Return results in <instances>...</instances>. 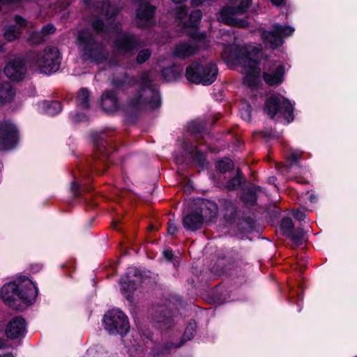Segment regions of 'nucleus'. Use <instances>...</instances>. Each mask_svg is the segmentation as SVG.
Instances as JSON below:
<instances>
[{"mask_svg":"<svg viewBox=\"0 0 357 357\" xmlns=\"http://www.w3.org/2000/svg\"><path fill=\"white\" fill-rule=\"evenodd\" d=\"M160 105V96L152 84L149 73L142 75L135 93L128 99L123 109L128 112L155 109Z\"/></svg>","mask_w":357,"mask_h":357,"instance_id":"obj_1","label":"nucleus"},{"mask_svg":"<svg viewBox=\"0 0 357 357\" xmlns=\"http://www.w3.org/2000/svg\"><path fill=\"white\" fill-rule=\"evenodd\" d=\"M227 52H231L229 59L231 61H238L243 66L248 68L246 75L244 77V82L249 86H254L257 84L260 68L257 66V58L260 52V49L252 45H245L242 47L237 53V48L235 47H228L225 48L224 54Z\"/></svg>","mask_w":357,"mask_h":357,"instance_id":"obj_2","label":"nucleus"},{"mask_svg":"<svg viewBox=\"0 0 357 357\" xmlns=\"http://www.w3.org/2000/svg\"><path fill=\"white\" fill-rule=\"evenodd\" d=\"M37 289L33 282L24 278L17 284L16 282L5 284L1 290L2 298L9 305L19 299L24 303H31L37 296Z\"/></svg>","mask_w":357,"mask_h":357,"instance_id":"obj_3","label":"nucleus"},{"mask_svg":"<svg viewBox=\"0 0 357 357\" xmlns=\"http://www.w3.org/2000/svg\"><path fill=\"white\" fill-rule=\"evenodd\" d=\"M218 71L211 62L195 61L186 68L185 77L192 83L210 85L216 79Z\"/></svg>","mask_w":357,"mask_h":357,"instance_id":"obj_4","label":"nucleus"},{"mask_svg":"<svg viewBox=\"0 0 357 357\" xmlns=\"http://www.w3.org/2000/svg\"><path fill=\"white\" fill-rule=\"evenodd\" d=\"M77 40L86 57L97 63H101L106 59L107 53L103 45L91 32L82 31Z\"/></svg>","mask_w":357,"mask_h":357,"instance_id":"obj_5","label":"nucleus"},{"mask_svg":"<svg viewBox=\"0 0 357 357\" xmlns=\"http://www.w3.org/2000/svg\"><path fill=\"white\" fill-rule=\"evenodd\" d=\"M61 60L57 48L51 47L38 52L32 59L33 68L40 73L50 74L57 71Z\"/></svg>","mask_w":357,"mask_h":357,"instance_id":"obj_6","label":"nucleus"},{"mask_svg":"<svg viewBox=\"0 0 357 357\" xmlns=\"http://www.w3.org/2000/svg\"><path fill=\"white\" fill-rule=\"evenodd\" d=\"M103 324L105 329L110 335L119 333L123 335L128 333L130 328L127 317L119 310L108 311L103 317Z\"/></svg>","mask_w":357,"mask_h":357,"instance_id":"obj_7","label":"nucleus"},{"mask_svg":"<svg viewBox=\"0 0 357 357\" xmlns=\"http://www.w3.org/2000/svg\"><path fill=\"white\" fill-rule=\"evenodd\" d=\"M265 111L271 119L278 112H280L285 116L288 122L293 120V106L288 100L280 96H273L267 99Z\"/></svg>","mask_w":357,"mask_h":357,"instance_id":"obj_8","label":"nucleus"},{"mask_svg":"<svg viewBox=\"0 0 357 357\" xmlns=\"http://www.w3.org/2000/svg\"><path fill=\"white\" fill-rule=\"evenodd\" d=\"M294 29L289 26H282L275 24L271 31H263L261 37L264 43L269 45L271 48L275 49L283 44V38L291 36Z\"/></svg>","mask_w":357,"mask_h":357,"instance_id":"obj_9","label":"nucleus"},{"mask_svg":"<svg viewBox=\"0 0 357 357\" xmlns=\"http://www.w3.org/2000/svg\"><path fill=\"white\" fill-rule=\"evenodd\" d=\"M18 140V130L10 121L4 120L0 124V150L13 149Z\"/></svg>","mask_w":357,"mask_h":357,"instance_id":"obj_10","label":"nucleus"},{"mask_svg":"<svg viewBox=\"0 0 357 357\" xmlns=\"http://www.w3.org/2000/svg\"><path fill=\"white\" fill-rule=\"evenodd\" d=\"M140 45L141 43L137 37L129 33L119 35L114 41L116 52L123 56L130 54Z\"/></svg>","mask_w":357,"mask_h":357,"instance_id":"obj_11","label":"nucleus"},{"mask_svg":"<svg viewBox=\"0 0 357 357\" xmlns=\"http://www.w3.org/2000/svg\"><path fill=\"white\" fill-rule=\"evenodd\" d=\"M151 315L157 326L162 331L167 330L175 324L172 312L165 305L153 306Z\"/></svg>","mask_w":357,"mask_h":357,"instance_id":"obj_12","label":"nucleus"},{"mask_svg":"<svg viewBox=\"0 0 357 357\" xmlns=\"http://www.w3.org/2000/svg\"><path fill=\"white\" fill-rule=\"evenodd\" d=\"M26 68L23 59L15 57L10 59L4 68L6 76L12 81L22 80L26 75Z\"/></svg>","mask_w":357,"mask_h":357,"instance_id":"obj_13","label":"nucleus"},{"mask_svg":"<svg viewBox=\"0 0 357 357\" xmlns=\"http://www.w3.org/2000/svg\"><path fill=\"white\" fill-rule=\"evenodd\" d=\"M154 13V7L149 4H141L137 10V26L141 28L150 26Z\"/></svg>","mask_w":357,"mask_h":357,"instance_id":"obj_14","label":"nucleus"},{"mask_svg":"<svg viewBox=\"0 0 357 357\" xmlns=\"http://www.w3.org/2000/svg\"><path fill=\"white\" fill-rule=\"evenodd\" d=\"M25 321L22 317L13 318L7 325L6 335L10 339L20 337L25 331Z\"/></svg>","mask_w":357,"mask_h":357,"instance_id":"obj_15","label":"nucleus"},{"mask_svg":"<svg viewBox=\"0 0 357 357\" xmlns=\"http://www.w3.org/2000/svg\"><path fill=\"white\" fill-rule=\"evenodd\" d=\"M102 109L108 113L116 111L119 107V103L114 91H105L101 97Z\"/></svg>","mask_w":357,"mask_h":357,"instance_id":"obj_16","label":"nucleus"},{"mask_svg":"<svg viewBox=\"0 0 357 357\" xmlns=\"http://www.w3.org/2000/svg\"><path fill=\"white\" fill-rule=\"evenodd\" d=\"M183 227L191 231H195L202 227L204 220V218L199 215L198 211H193L183 218Z\"/></svg>","mask_w":357,"mask_h":357,"instance_id":"obj_17","label":"nucleus"},{"mask_svg":"<svg viewBox=\"0 0 357 357\" xmlns=\"http://www.w3.org/2000/svg\"><path fill=\"white\" fill-rule=\"evenodd\" d=\"M15 19L17 25L7 26L3 33V38L7 42H13L17 39L21 34V26H26V20L22 17L16 15Z\"/></svg>","mask_w":357,"mask_h":357,"instance_id":"obj_18","label":"nucleus"},{"mask_svg":"<svg viewBox=\"0 0 357 357\" xmlns=\"http://www.w3.org/2000/svg\"><path fill=\"white\" fill-rule=\"evenodd\" d=\"M284 68L282 66H277L274 69L264 73V79L270 86L278 85L283 81Z\"/></svg>","mask_w":357,"mask_h":357,"instance_id":"obj_19","label":"nucleus"},{"mask_svg":"<svg viewBox=\"0 0 357 357\" xmlns=\"http://www.w3.org/2000/svg\"><path fill=\"white\" fill-rule=\"evenodd\" d=\"M195 210L199 211L205 222L210 221L216 216L217 213L216 204L209 201H202Z\"/></svg>","mask_w":357,"mask_h":357,"instance_id":"obj_20","label":"nucleus"},{"mask_svg":"<svg viewBox=\"0 0 357 357\" xmlns=\"http://www.w3.org/2000/svg\"><path fill=\"white\" fill-rule=\"evenodd\" d=\"M197 328V323L194 320H191L189 321L187 327L185 328L184 334H183V339L181 341L180 344L178 345H174L172 343L169 342L166 344V345L164 347V349L162 350V353L163 354H167L169 350L173 347H179L182 346L184 343V341L190 340H191L195 333Z\"/></svg>","mask_w":357,"mask_h":357,"instance_id":"obj_21","label":"nucleus"},{"mask_svg":"<svg viewBox=\"0 0 357 357\" xmlns=\"http://www.w3.org/2000/svg\"><path fill=\"white\" fill-rule=\"evenodd\" d=\"M198 48L197 45L191 43H180L178 44L173 52L175 56L181 59H185L191 56L197 52Z\"/></svg>","mask_w":357,"mask_h":357,"instance_id":"obj_22","label":"nucleus"},{"mask_svg":"<svg viewBox=\"0 0 357 357\" xmlns=\"http://www.w3.org/2000/svg\"><path fill=\"white\" fill-rule=\"evenodd\" d=\"M92 26L93 29L98 33H101L105 31L106 32L114 31L119 33L121 28L116 24H113V21L110 22L109 26L105 27V24L100 20H97L93 22Z\"/></svg>","mask_w":357,"mask_h":357,"instance_id":"obj_23","label":"nucleus"},{"mask_svg":"<svg viewBox=\"0 0 357 357\" xmlns=\"http://www.w3.org/2000/svg\"><path fill=\"white\" fill-rule=\"evenodd\" d=\"M261 190L259 186H253L247 189L243 192L241 198L243 202L248 205L252 206L257 201V192Z\"/></svg>","mask_w":357,"mask_h":357,"instance_id":"obj_24","label":"nucleus"},{"mask_svg":"<svg viewBox=\"0 0 357 357\" xmlns=\"http://www.w3.org/2000/svg\"><path fill=\"white\" fill-rule=\"evenodd\" d=\"M97 8L101 9V15L105 16L107 20H111L118 12L116 8L107 1L98 3Z\"/></svg>","mask_w":357,"mask_h":357,"instance_id":"obj_25","label":"nucleus"},{"mask_svg":"<svg viewBox=\"0 0 357 357\" xmlns=\"http://www.w3.org/2000/svg\"><path fill=\"white\" fill-rule=\"evenodd\" d=\"M90 93L86 88H82L77 94V106L82 109H87L89 107Z\"/></svg>","mask_w":357,"mask_h":357,"instance_id":"obj_26","label":"nucleus"},{"mask_svg":"<svg viewBox=\"0 0 357 357\" xmlns=\"http://www.w3.org/2000/svg\"><path fill=\"white\" fill-rule=\"evenodd\" d=\"M181 75V69L180 68H166L162 70V75L167 82L176 80Z\"/></svg>","mask_w":357,"mask_h":357,"instance_id":"obj_27","label":"nucleus"},{"mask_svg":"<svg viewBox=\"0 0 357 357\" xmlns=\"http://www.w3.org/2000/svg\"><path fill=\"white\" fill-rule=\"evenodd\" d=\"M176 20L178 24H182L185 28V22L188 20V10L185 6H180L175 8Z\"/></svg>","mask_w":357,"mask_h":357,"instance_id":"obj_28","label":"nucleus"},{"mask_svg":"<svg viewBox=\"0 0 357 357\" xmlns=\"http://www.w3.org/2000/svg\"><path fill=\"white\" fill-rule=\"evenodd\" d=\"M243 181L242 174L238 171L237 175L227 181L225 188L228 190H236Z\"/></svg>","mask_w":357,"mask_h":357,"instance_id":"obj_29","label":"nucleus"},{"mask_svg":"<svg viewBox=\"0 0 357 357\" xmlns=\"http://www.w3.org/2000/svg\"><path fill=\"white\" fill-rule=\"evenodd\" d=\"M222 205L225 211V217L233 218L236 213L237 208L235 203L230 200H224Z\"/></svg>","mask_w":357,"mask_h":357,"instance_id":"obj_30","label":"nucleus"},{"mask_svg":"<svg viewBox=\"0 0 357 357\" xmlns=\"http://www.w3.org/2000/svg\"><path fill=\"white\" fill-rule=\"evenodd\" d=\"M202 15V12L199 10H195L192 11L188 18V21L185 22V28L195 26L200 20Z\"/></svg>","mask_w":357,"mask_h":357,"instance_id":"obj_31","label":"nucleus"},{"mask_svg":"<svg viewBox=\"0 0 357 357\" xmlns=\"http://www.w3.org/2000/svg\"><path fill=\"white\" fill-rule=\"evenodd\" d=\"M216 168L220 172L225 173L234 168V163L229 158H223L218 162Z\"/></svg>","mask_w":357,"mask_h":357,"instance_id":"obj_32","label":"nucleus"},{"mask_svg":"<svg viewBox=\"0 0 357 357\" xmlns=\"http://www.w3.org/2000/svg\"><path fill=\"white\" fill-rule=\"evenodd\" d=\"M45 112L50 115H55L61 112V103L58 101H52L51 102H45Z\"/></svg>","mask_w":357,"mask_h":357,"instance_id":"obj_33","label":"nucleus"},{"mask_svg":"<svg viewBox=\"0 0 357 357\" xmlns=\"http://www.w3.org/2000/svg\"><path fill=\"white\" fill-rule=\"evenodd\" d=\"M281 229L284 234L288 235L294 230V223L290 218H284L281 222Z\"/></svg>","mask_w":357,"mask_h":357,"instance_id":"obj_34","label":"nucleus"},{"mask_svg":"<svg viewBox=\"0 0 357 357\" xmlns=\"http://www.w3.org/2000/svg\"><path fill=\"white\" fill-rule=\"evenodd\" d=\"M132 273L134 275H135L136 271L132 268L130 269L129 272L127 273L128 281L121 282L122 288L128 292H131L132 291L135 289V283L130 280L129 275Z\"/></svg>","mask_w":357,"mask_h":357,"instance_id":"obj_35","label":"nucleus"},{"mask_svg":"<svg viewBox=\"0 0 357 357\" xmlns=\"http://www.w3.org/2000/svg\"><path fill=\"white\" fill-rule=\"evenodd\" d=\"M151 56V52L147 50H142L139 52L136 60L139 63H143L146 61Z\"/></svg>","mask_w":357,"mask_h":357,"instance_id":"obj_36","label":"nucleus"},{"mask_svg":"<svg viewBox=\"0 0 357 357\" xmlns=\"http://www.w3.org/2000/svg\"><path fill=\"white\" fill-rule=\"evenodd\" d=\"M288 236H289L291 238V240L296 244H301L303 241V234L302 231H292V233L289 234Z\"/></svg>","mask_w":357,"mask_h":357,"instance_id":"obj_37","label":"nucleus"},{"mask_svg":"<svg viewBox=\"0 0 357 357\" xmlns=\"http://www.w3.org/2000/svg\"><path fill=\"white\" fill-rule=\"evenodd\" d=\"M192 154L194 159L200 165H204V160H205V156L204 154L202 153L201 151L197 149V148H195L194 150L191 152Z\"/></svg>","mask_w":357,"mask_h":357,"instance_id":"obj_38","label":"nucleus"},{"mask_svg":"<svg viewBox=\"0 0 357 357\" xmlns=\"http://www.w3.org/2000/svg\"><path fill=\"white\" fill-rule=\"evenodd\" d=\"M178 231L177 226L174 220H169L168 222L167 232L170 235L175 234Z\"/></svg>","mask_w":357,"mask_h":357,"instance_id":"obj_39","label":"nucleus"},{"mask_svg":"<svg viewBox=\"0 0 357 357\" xmlns=\"http://www.w3.org/2000/svg\"><path fill=\"white\" fill-rule=\"evenodd\" d=\"M293 215L294 218L298 220V221L303 220L306 217V214L303 211H301L298 209L293 211Z\"/></svg>","mask_w":357,"mask_h":357,"instance_id":"obj_40","label":"nucleus"},{"mask_svg":"<svg viewBox=\"0 0 357 357\" xmlns=\"http://www.w3.org/2000/svg\"><path fill=\"white\" fill-rule=\"evenodd\" d=\"M54 31H55V28L52 24H47L45 26H43V27L42 28V30H41L42 33L43 35L52 33L54 32Z\"/></svg>","mask_w":357,"mask_h":357,"instance_id":"obj_41","label":"nucleus"},{"mask_svg":"<svg viewBox=\"0 0 357 357\" xmlns=\"http://www.w3.org/2000/svg\"><path fill=\"white\" fill-rule=\"evenodd\" d=\"M70 190L74 197H77L79 195V185L75 181L72 183Z\"/></svg>","mask_w":357,"mask_h":357,"instance_id":"obj_42","label":"nucleus"},{"mask_svg":"<svg viewBox=\"0 0 357 357\" xmlns=\"http://www.w3.org/2000/svg\"><path fill=\"white\" fill-rule=\"evenodd\" d=\"M242 117L245 120V121H250L251 119V115H250V107L249 105H247L246 106V108L244 109L243 112H242Z\"/></svg>","mask_w":357,"mask_h":357,"instance_id":"obj_43","label":"nucleus"},{"mask_svg":"<svg viewBox=\"0 0 357 357\" xmlns=\"http://www.w3.org/2000/svg\"><path fill=\"white\" fill-rule=\"evenodd\" d=\"M300 155L296 153H292L289 156V159L291 160V165L293 164H297L298 162Z\"/></svg>","mask_w":357,"mask_h":357,"instance_id":"obj_44","label":"nucleus"},{"mask_svg":"<svg viewBox=\"0 0 357 357\" xmlns=\"http://www.w3.org/2000/svg\"><path fill=\"white\" fill-rule=\"evenodd\" d=\"M163 255L169 261H170L173 257L172 251L169 249H166L163 251Z\"/></svg>","mask_w":357,"mask_h":357,"instance_id":"obj_45","label":"nucleus"},{"mask_svg":"<svg viewBox=\"0 0 357 357\" xmlns=\"http://www.w3.org/2000/svg\"><path fill=\"white\" fill-rule=\"evenodd\" d=\"M285 0H271L273 4L279 6L284 3Z\"/></svg>","mask_w":357,"mask_h":357,"instance_id":"obj_46","label":"nucleus"},{"mask_svg":"<svg viewBox=\"0 0 357 357\" xmlns=\"http://www.w3.org/2000/svg\"><path fill=\"white\" fill-rule=\"evenodd\" d=\"M192 3L194 6H199L202 3V0H192Z\"/></svg>","mask_w":357,"mask_h":357,"instance_id":"obj_47","label":"nucleus"},{"mask_svg":"<svg viewBox=\"0 0 357 357\" xmlns=\"http://www.w3.org/2000/svg\"><path fill=\"white\" fill-rule=\"evenodd\" d=\"M114 84L116 86H121L123 85V82H119L117 80H114Z\"/></svg>","mask_w":357,"mask_h":357,"instance_id":"obj_48","label":"nucleus"},{"mask_svg":"<svg viewBox=\"0 0 357 357\" xmlns=\"http://www.w3.org/2000/svg\"><path fill=\"white\" fill-rule=\"evenodd\" d=\"M5 347V341L2 339H0V349Z\"/></svg>","mask_w":357,"mask_h":357,"instance_id":"obj_49","label":"nucleus"},{"mask_svg":"<svg viewBox=\"0 0 357 357\" xmlns=\"http://www.w3.org/2000/svg\"><path fill=\"white\" fill-rule=\"evenodd\" d=\"M0 357H15L12 354L8 353L4 355H0Z\"/></svg>","mask_w":357,"mask_h":357,"instance_id":"obj_50","label":"nucleus"},{"mask_svg":"<svg viewBox=\"0 0 357 357\" xmlns=\"http://www.w3.org/2000/svg\"><path fill=\"white\" fill-rule=\"evenodd\" d=\"M118 222H116V221H113V222H112L113 227H114V229H119V228L117 227V223H118Z\"/></svg>","mask_w":357,"mask_h":357,"instance_id":"obj_51","label":"nucleus"},{"mask_svg":"<svg viewBox=\"0 0 357 357\" xmlns=\"http://www.w3.org/2000/svg\"><path fill=\"white\" fill-rule=\"evenodd\" d=\"M204 129L202 126H199V127L196 130V132H201Z\"/></svg>","mask_w":357,"mask_h":357,"instance_id":"obj_52","label":"nucleus"},{"mask_svg":"<svg viewBox=\"0 0 357 357\" xmlns=\"http://www.w3.org/2000/svg\"><path fill=\"white\" fill-rule=\"evenodd\" d=\"M3 45L0 43V52H3Z\"/></svg>","mask_w":357,"mask_h":357,"instance_id":"obj_53","label":"nucleus"},{"mask_svg":"<svg viewBox=\"0 0 357 357\" xmlns=\"http://www.w3.org/2000/svg\"><path fill=\"white\" fill-rule=\"evenodd\" d=\"M85 4H89L91 0H83Z\"/></svg>","mask_w":357,"mask_h":357,"instance_id":"obj_54","label":"nucleus"},{"mask_svg":"<svg viewBox=\"0 0 357 357\" xmlns=\"http://www.w3.org/2000/svg\"><path fill=\"white\" fill-rule=\"evenodd\" d=\"M22 293H23V294H24V293H27V289H24V290H23Z\"/></svg>","mask_w":357,"mask_h":357,"instance_id":"obj_55","label":"nucleus"}]
</instances>
